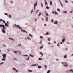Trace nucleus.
Listing matches in <instances>:
<instances>
[{
	"label": "nucleus",
	"instance_id": "2",
	"mask_svg": "<svg viewBox=\"0 0 73 73\" xmlns=\"http://www.w3.org/2000/svg\"><path fill=\"white\" fill-rule=\"evenodd\" d=\"M37 5V2L36 1V2L34 4V10H36V7Z\"/></svg>",
	"mask_w": 73,
	"mask_h": 73
},
{
	"label": "nucleus",
	"instance_id": "24",
	"mask_svg": "<svg viewBox=\"0 0 73 73\" xmlns=\"http://www.w3.org/2000/svg\"><path fill=\"white\" fill-rule=\"evenodd\" d=\"M57 11L58 12H60V9H57Z\"/></svg>",
	"mask_w": 73,
	"mask_h": 73
},
{
	"label": "nucleus",
	"instance_id": "1",
	"mask_svg": "<svg viewBox=\"0 0 73 73\" xmlns=\"http://www.w3.org/2000/svg\"><path fill=\"white\" fill-rule=\"evenodd\" d=\"M15 27H17L18 28H19L21 30L22 32H25L26 33H27V32L25 30H23L21 27H19V25H16V24H14Z\"/></svg>",
	"mask_w": 73,
	"mask_h": 73
},
{
	"label": "nucleus",
	"instance_id": "47",
	"mask_svg": "<svg viewBox=\"0 0 73 73\" xmlns=\"http://www.w3.org/2000/svg\"><path fill=\"white\" fill-rule=\"evenodd\" d=\"M70 13H73V10L71 11Z\"/></svg>",
	"mask_w": 73,
	"mask_h": 73
},
{
	"label": "nucleus",
	"instance_id": "26",
	"mask_svg": "<svg viewBox=\"0 0 73 73\" xmlns=\"http://www.w3.org/2000/svg\"><path fill=\"white\" fill-rule=\"evenodd\" d=\"M43 47H44L43 46H41L40 48V49H42V48H43Z\"/></svg>",
	"mask_w": 73,
	"mask_h": 73
},
{
	"label": "nucleus",
	"instance_id": "59",
	"mask_svg": "<svg viewBox=\"0 0 73 73\" xmlns=\"http://www.w3.org/2000/svg\"><path fill=\"white\" fill-rule=\"evenodd\" d=\"M54 44H56V41H54Z\"/></svg>",
	"mask_w": 73,
	"mask_h": 73
},
{
	"label": "nucleus",
	"instance_id": "49",
	"mask_svg": "<svg viewBox=\"0 0 73 73\" xmlns=\"http://www.w3.org/2000/svg\"><path fill=\"white\" fill-rule=\"evenodd\" d=\"M44 67H45L46 68H47V66L46 65H45L44 66Z\"/></svg>",
	"mask_w": 73,
	"mask_h": 73
},
{
	"label": "nucleus",
	"instance_id": "4",
	"mask_svg": "<svg viewBox=\"0 0 73 73\" xmlns=\"http://www.w3.org/2000/svg\"><path fill=\"white\" fill-rule=\"evenodd\" d=\"M65 41V38L64 37L63 38V39H62V43H64V41Z\"/></svg>",
	"mask_w": 73,
	"mask_h": 73
},
{
	"label": "nucleus",
	"instance_id": "55",
	"mask_svg": "<svg viewBox=\"0 0 73 73\" xmlns=\"http://www.w3.org/2000/svg\"><path fill=\"white\" fill-rule=\"evenodd\" d=\"M61 64H63V65H64V62H61Z\"/></svg>",
	"mask_w": 73,
	"mask_h": 73
},
{
	"label": "nucleus",
	"instance_id": "34",
	"mask_svg": "<svg viewBox=\"0 0 73 73\" xmlns=\"http://www.w3.org/2000/svg\"><path fill=\"white\" fill-rule=\"evenodd\" d=\"M68 13V12L66 11H64L63 12V13Z\"/></svg>",
	"mask_w": 73,
	"mask_h": 73
},
{
	"label": "nucleus",
	"instance_id": "27",
	"mask_svg": "<svg viewBox=\"0 0 73 73\" xmlns=\"http://www.w3.org/2000/svg\"><path fill=\"white\" fill-rule=\"evenodd\" d=\"M41 15V12L39 13L38 15V16H40Z\"/></svg>",
	"mask_w": 73,
	"mask_h": 73
},
{
	"label": "nucleus",
	"instance_id": "8",
	"mask_svg": "<svg viewBox=\"0 0 73 73\" xmlns=\"http://www.w3.org/2000/svg\"><path fill=\"white\" fill-rule=\"evenodd\" d=\"M38 69H41V68H42V67L40 65H38Z\"/></svg>",
	"mask_w": 73,
	"mask_h": 73
},
{
	"label": "nucleus",
	"instance_id": "46",
	"mask_svg": "<svg viewBox=\"0 0 73 73\" xmlns=\"http://www.w3.org/2000/svg\"><path fill=\"white\" fill-rule=\"evenodd\" d=\"M38 11H39V10L38 9L37 11H36V13H38Z\"/></svg>",
	"mask_w": 73,
	"mask_h": 73
},
{
	"label": "nucleus",
	"instance_id": "14",
	"mask_svg": "<svg viewBox=\"0 0 73 73\" xmlns=\"http://www.w3.org/2000/svg\"><path fill=\"white\" fill-rule=\"evenodd\" d=\"M13 52L14 53H15V54H17V52L16 51H15Z\"/></svg>",
	"mask_w": 73,
	"mask_h": 73
},
{
	"label": "nucleus",
	"instance_id": "62",
	"mask_svg": "<svg viewBox=\"0 0 73 73\" xmlns=\"http://www.w3.org/2000/svg\"><path fill=\"white\" fill-rule=\"evenodd\" d=\"M3 46H4V47H6V46L5 44H4Z\"/></svg>",
	"mask_w": 73,
	"mask_h": 73
},
{
	"label": "nucleus",
	"instance_id": "64",
	"mask_svg": "<svg viewBox=\"0 0 73 73\" xmlns=\"http://www.w3.org/2000/svg\"><path fill=\"white\" fill-rule=\"evenodd\" d=\"M7 50H8V51H9H9H10V49H7Z\"/></svg>",
	"mask_w": 73,
	"mask_h": 73
},
{
	"label": "nucleus",
	"instance_id": "11",
	"mask_svg": "<svg viewBox=\"0 0 73 73\" xmlns=\"http://www.w3.org/2000/svg\"><path fill=\"white\" fill-rule=\"evenodd\" d=\"M23 57H28V55H23Z\"/></svg>",
	"mask_w": 73,
	"mask_h": 73
},
{
	"label": "nucleus",
	"instance_id": "61",
	"mask_svg": "<svg viewBox=\"0 0 73 73\" xmlns=\"http://www.w3.org/2000/svg\"><path fill=\"white\" fill-rule=\"evenodd\" d=\"M9 23V22H8V21H7V23H6V24H8Z\"/></svg>",
	"mask_w": 73,
	"mask_h": 73
},
{
	"label": "nucleus",
	"instance_id": "21",
	"mask_svg": "<svg viewBox=\"0 0 73 73\" xmlns=\"http://www.w3.org/2000/svg\"><path fill=\"white\" fill-rule=\"evenodd\" d=\"M5 26H6L7 27H8V24H7V23H5Z\"/></svg>",
	"mask_w": 73,
	"mask_h": 73
},
{
	"label": "nucleus",
	"instance_id": "57",
	"mask_svg": "<svg viewBox=\"0 0 73 73\" xmlns=\"http://www.w3.org/2000/svg\"><path fill=\"white\" fill-rule=\"evenodd\" d=\"M4 26H5V25H4V24L2 25V27H4Z\"/></svg>",
	"mask_w": 73,
	"mask_h": 73
},
{
	"label": "nucleus",
	"instance_id": "35",
	"mask_svg": "<svg viewBox=\"0 0 73 73\" xmlns=\"http://www.w3.org/2000/svg\"><path fill=\"white\" fill-rule=\"evenodd\" d=\"M2 21L4 23V24L5 23V21L4 20H2Z\"/></svg>",
	"mask_w": 73,
	"mask_h": 73
},
{
	"label": "nucleus",
	"instance_id": "3",
	"mask_svg": "<svg viewBox=\"0 0 73 73\" xmlns=\"http://www.w3.org/2000/svg\"><path fill=\"white\" fill-rule=\"evenodd\" d=\"M2 57L3 58H6L7 57V54H2Z\"/></svg>",
	"mask_w": 73,
	"mask_h": 73
},
{
	"label": "nucleus",
	"instance_id": "25",
	"mask_svg": "<svg viewBox=\"0 0 73 73\" xmlns=\"http://www.w3.org/2000/svg\"><path fill=\"white\" fill-rule=\"evenodd\" d=\"M28 71L30 72H32V70H28Z\"/></svg>",
	"mask_w": 73,
	"mask_h": 73
},
{
	"label": "nucleus",
	"instance_id": "36",
	"mask_svg": "<svg viewBox=\"0 0 73 73\" xmlns=\"http://www.w3.org/2000/svg\"><path fill=\"white\" fill-rule=\"evenodd\" d=\"M40 38H41V39H42V38H43V36H40Z\"/></svg>",
	"mask_w": 73,
	"mask_h": 73
},
{
	"label": "nucleus",
	"instance_id": "52",
	"mask_svg": "<svg viewBox=\"0 0 73 73\" xmlns=\"http://www.w3.org/2000/svg\"><path fill=\"white\" fill-rule=\"evenodd\" d=\"M65 1L66 3H68V1H67L66 0H65Z\"/></svg>",
	"mask_w": 73,
	"mask_h": 73
},
{
	"label": "nucleus",
	"instance_id": "45",
	"mask_svg": "<svg viewBox=\"0 0 73 73\" xmlns=\"http://www.w3.org/2000/svg\"><path fill=\"white\" fill-rule=\"evenodd\" d=\"M14 60H16V61H17V59L16 58H13Z\"/></svg>",
	"mask_w": 73,
	"mask_h": 73
},
{
	"label": "nucleus",
	"instance_id": "56",
	"mask_svg": "<svg viewBox=\"0 0 73 73\" xmlns=\"http://www.w3.org/2000/svg\"><path fill=\"white\" fill-rule=\"evenodd\" d=\"M66 73H69V71H68V70H67V71H66Z\"/></svg>",
	"mask_w": 73,
	"mask_h": 73
},
{
	"label": "nucleus",
	"instance_id": "20",
	"mask_svg": "<svg viewBox=\"0 0 73 73\" xmlns=\"http://www.w3.org/2000/svg\"><path fill=\"white\" fill-rule=\"evenodd\" d=\"M27 40H31V38L29 37H27Z\"/></svg>",
	"mask_w": 73,
	"mask_h": 73
},
{
	"label": "nucleus",
	"instance_id": "16",
	"mask_svg": "<svg viewBox=\"0 0 73 73\" xmlns=\"http://www.w3.org/2000/svg\"><path fill=\"white\" fill-rule=\"evenodd\" d=\"M29 56L28 57V58L26 60V61H28V60H29Z\"/></svg>",
	"mask_w": 73,
	"mask_h": 73
},
{
	"label": "nucleus",
	"instance_id": "15",
	"mask_svg": "<svg viewBox=\"0 0 73 73\" xmlns=\"http://www.w3.org/2000/svg\"><path fill=\"white\" fill-rule=\"evenodd\" d=\"M46 16H49V15L48 14V13H46Z\"/></svg>",
	"mask_w": 73,
	"mask_h": 73
},
{
	"label": "nucleus",
	"instance_id": "50",
	"mask_svg": "<svg viewBox=\"0 0 73 73\" xmlns=\"http://www.w3.org/2000/svg\"><path fill=\"white\" fill-rule=\"evenodd\" d=\"M47 4H48V3H47V2H45V5H47Z\"/></svg>",
	"mask_w": 73,
	"mask_h": 73
},
{
	"label": "nucleus",
	"instance_id": "58",
	"mask_svg": "<svg viewBox=\"0 0 73 73\" xmlns=\"http://www.w3.org/2000/svg\"><path fill=\"white\" fill-rule=\"evenodd\" d=\"M0 21H3V19H0Z\"/></svg>",
	"mask_w": 73,
	"mask_h": 73
},
{
	"label": "nucleus",
	"instance_id": "13",
	"mask_svg": "<svg viewBox=\"0 0 73 73\" xmlns=\"http://www.w3.org/2000/svg\"><path fill=\"white\" fill-rule=\"evenodd\" d=\"M29 36H30V37H33V36H32V35H31V34H29Z\"/></svg>",
	"mask_w": 73,
	"mask_h": 73
},
{
	"label": "nucleus",
	"instance_id": "18",
	"mask_svg": "<svg viewBox=\"0 0 73 73\" xmlns=\"http://www.w3.org/2000/svg\"><path fill=\"white\" fill-rule=\"evenodd\" d=\"M50 4L51 5H52V2L51 1H50Z\"/></svg>",
	"mask_w": 73,
	"mask_h": 73
},
{
	"label": "nucleus",
	"instance_id": "31",
	"mask_svg": "<svg viewBox=\"0 0 73 73\" xmlns=\"http://www.w3.org/2000/svg\"><path fill=\"white\" fill-rule=\"evenodd\" d=\"M3 29H6V27H2Z\"/></svg>",
	"mask_w": 73,
	"mask_h": 73
},
{
	"label": "nucleus",
	"instance_id": "29",
	"mask_svg": "<svg viewBox=\"0 0 73 73\" xmlns=\"http://www.w3.org/2000/svg\"><path fill=\"white\" fill-rule=\"evenodd\" d=\"M64 58H66L67 57V55H64Z\"/></svg>",
	"mask_w": 73,
	"mask_h": 73
},
{
	"label": "nucleus",
	"instance_id": "33",
	"mask_svg": "<svg viewBox=\"0 0 73 73\" xmlns=\"http://www.w3.org/2000/svg\"><path fill=\"white\" fill-rule=\"evenodd\" d=\"M3 64H4V62H2L1 63H0V65H3Z\"/></svg>",
	"mask_w": 73,
	"mask_h": 73
},
{
	"label": "nucleus",
	"instance_id": "42",
	"mask_svg": "<svg viewBox=\"0 0 73 73\" xmlns=\"http://www.w3.org/2000/svg\"><path fill=\"white\" fill-rule=\"evenodd\" d=\"M9 18H11V15H9Z\"/></svg>",
	"mask_w": 73,
	"mask_h": 73
},
{
	"label": "nucleus",
	"instance_id": "63",
	"mask_svg": "<svg viewBox=\"0 0 73 73\" xmlns=\"http://www.w3.org/2000/svg\"><path fill=\"white\" fill-rule=\"evenodd\" d=\"M11 3H13V1H11Z\"/></svg>",
	"mask_w": 73,
	"mask_h": 73
},
{
	"label": "nucleus",
	"instance_id": "60",
	"mask_svg": "<svg viewBox=\"0 0 73 73\" xmlns=\"http://www.w3.org/2000/svg\"><path fill=\"white\" fill-rule=\"evenodd\" d=\"M64 63H65L66 65H68V64L66 63V62H64Z\"/></svg>",
	"mask_w": 73,
	"mask_h": 73
},
{
	"label": "nucleus",
	"instance_id": "7",
	"mask_svg": "<svg viewBox=\"0 0 73 73\" xmlns=\"http://www.w3.org/2000/svg\"><path fill=\"white\" fill-rule=\"evenodd\" d=\"M31 66H37V64H34L32 65Z\"/></svg>",
	"mask_w": 73,
	"mask_h": 73
},
{
	"label": "nucleus",
	"instance_id": "41",
	"mask_svg": "<svg viewBox=\"0 0 73 73\" xmlns=\"http://www.w3.org/2000/svg\"><path fill=\"white\" fill-rule=\"evenodd\" d=\"M46 9H49V7L48 6H46Z\"/></svg>",
	"mask_w": 73,
	"mask_h": 73
},
{
	"label": "nucleus",
	"instance_id": "40",
	"mask_svg": "<svg viewBox=\"0 0 73 73\" xmlns=\"http://www.w3.org/2000/svg\"><path fill=\"white\" fill-rule=\"evenodd\" d=\"M0 27H3V25L1 24H0Z\"/></svg>",
	"mask_w": 73,
	"mask_h": 73
},
{
	"label": "nucleus",
	"instance_id": "22",
	"mask_svg": "<svg viewBox=\"0 0 73 73\" xmlns=\"http://www.w3.org/2000/svg\"><path fill=\"white\" fill-rule=\"evenodd\" d=\"M40 54H41L42 56H44V54H43V53H42V52H40Z\"/></svg>",
	"mask_w": 73,
	"mask_h": 73
},
{
	"label": "nucleus",
	"instance_id": "53",
	"mask_svg": "<svg viewBox=\"0 0 73 73\" xmlns=\"http://www.w3.org/2000/svg\"><path fill=\"white\" fill-rule=\"evenodd\" d=\"M51 21H52V23H53V19H51Z\"/></svg>",
	"mask_w": 73,
	"mask_h": 73
},
{
	"label": "nucleus",
	"instance_id": "9",
	"mask_svg": "<svg viewBox=\"0 0 73 73\" xmlns=\"http://www.w3.org/2000/svg\"><path fill=\"white\" fill-rule=\"evenodd\" d=\"M57 23H58V21H56L54 22V24H57Z\"/></svg>",
	"mask_w": 73,
	"mask_h": 73
},
{
	"label": "nucleus",
	"instance_id": "32",
	"mask_svg": "<svg viewBox=\"0 0 73 73\" xmlns=\"http://www.w3.org/2000/svg\"><path fill=\"white\" fill-rule=\"evenodd\" d=\"M60 4L62 8H63V5H62V3H61Z\"/></svg>",
	"mask_w": 73,
	"mask_h": 73
},
{
	"label": "nucleus",
	"instance_id": "28",
	"mask_svg": "<svg viewBox=\"0 0 73 73\" xmlns=\"http://www.w3.org/2000/svg\"><path fill=\"white\" fill-rule=\"evenodd\" d=\"M46 35H49V33L48 32H47L46 33Z\"/></svg>",
	"mask_w": 73,
	"mask_h": 73
},
{
	"label": "nucleus",
	"instance_id": "10",
	"mask_svg": "<svg viewBox=\"0 0 73 73\" xmlns=\"http://www.w3.org/2000/svg\"><path fill=\"white\" fill-rule=\"evenodd\" d=\"M29 56H31V57H32L33 58L34 56H33V55H32V54H29Z\"/></svg>",
	"mask_w": 73,
	"mask_h": 73
},
{
	"label": "nucleus",
	"instance_id": "54",
	"mask_svg": "<svg viewBox=\"0 0 73 73\" xmlns=\"http://www.w3.org/2000/svg\"><path fill=\"white\" fill-rule=\"evenodd\" d=\"M48 40L49 41H50V38H49L48 39Z\"/></svg>",
	"mask_w": 73,
	"mask_h": 73
},
{
	"label": "nucleus",
	"instance_id": "38",
	"mask_svg": "<svg viewBox=\"0 0 73 73\" xmlns=\"http://www.w3.org/2000/svg\"><path fill=\"white\" fill-rule=\"evenodd\" d=\"M39 44H41L42 43V41H40V42H39Z\"/></svg>",
	"mask_w": 73,
	"mask_h": 73
},
{
	"label": "nucleus",
	"instance_id": "44",
	"mask_svg": "<svg viewBox=\"0 0 73 73\" xmlns=\"http://www.w3.org/2000/svg\"><path fill=\"white\" fill-rule=\"evenodd\" d=\"M15 70L17 73V72H19V71L18 70H17V69H16V70Z\"/></svg>",
	"mask_w": 73,
	"mask_h": 73
},
{
	"label": "nucleus",
	"instance_id": "51",
	"mask_svg": "<svg viewBox=\"0 0 73 73\" xmlns=\"http://www.w3.org/2000/svg\"><path fill=\"white\" fill-rule=\"evenodd\" d=\"M41 7H43V4H42V3H41Z\"/></svg>",
	"mask_w": 73,
	"mask_h": 73
},
{
	"label": "nucleus",
	"instance_id": "48",
	"mask_svg": "<svg viewBox=\"0 0 73 73\" xmlns=\"http://www.w3.org/2000/svg\"><path fill=\"white\" fill-rule=\"evenodd\" d=\"M52 14H54V13H55V12L54 11H52Z\"/></svg>",
	"mask_w": 73,
	"mask_h": 73
},
{
	"label": "nucleus",
	"instance_id": "6",
	"mask_svg": "<svg viewBox=\"0 0 73 73\" xmlns=\"http://www.w3.org/2000/svg\"><path fill=\"white\" fill-rule=\"evenodd\" d=\"M9 40H12L13 41H15V40L13 39L12 38L10 37L9 38Z\"/></svg>",
	"mask_w": 73,
	"mask_h": 73
},
{
	"label": "nucleus",
	"instance_id": "30",
	"mask_svg": "<svg viewBox=\"0 0 73 73\" xmlns=\"http://www.w3.org/2000/svg\"><path fill=\"white\" fill-rule=\"evenodd\" d=\"M39 60H40V61H42V59L41 58H39Z\"/></svg>",
	"mask_w": 73,
	"mask_h": 73
},
{
	"label": "nucleus",
	"instance_id": "19",
	"mask_svg": "<svg viewBox=\"0 0 73 73\" xmlns=\"http://www.w3.org/2000/svg\"><path fill=\"white\" fill-rule=\"evenodd\" d=\"M64 67H68V65H66V64H64Z\"/></svg>",
	"mask_w": 73,
	"mask_h": 73
},
{
	"label": "nucleus",
	"instance_id": "23",
	"mask_svg": "<svg viewBox=\"0 0 73 73\" xmlns=\"http://www.w3.org/2000/svg\"><path fill=\"white\" fill-rule=\"evenodd\" d=\"M46 21H48V17H46Z\"/></svg>",
	"mask_w": 73,
	"mask_h": 73
},
{
	"label": "nucleus",
	"instance_id": "43",
	"mask_svg": "<svg viewBox=\"0 0 73 73\" xmlns=\"http://www.w3.org/2000/svg\"><path fill=\"white\" fill-rule=\"evenodd\" d=\"M13 70H15L16 69L15 68H14V67L13 68Z\"/></svg>",
	"mask_w": 73,
	"mask_h": 73
},
{
	"label": "nucleus",
	"instance_id": "17",
	"mask_svg": "<svg viewBox=\"0 0 73 73\" xmlns=\"http://www.w3.org/2000/svg\"><path fill=\"white\" fill-rule=\"evenodd\" d=\"M55 14L56 15H58V13L57 12H55Z\"/></svg>",
	"mask_w": 73,
	"mask_h": 73
},
{
	"label": "nucleus",
	"instance_id": "5",
	"mask_svg": "<svg viewBox=\"0 0 73 73\" xmlns=\"http://www.w3.org/2000/svg\"><path fill=\"white\" fill-rule=\"evenodd\" d=\"M2 32L3 33H5V31L4 29H2Z\"/></svg>",
	"mask_w": 73,
	"mask_h": 73
},
{
	"label": "nucleus",
	"instance_id": "39",
	"mask_svg": "<svg viewBox=\"0 0 73 73\" xmlns=\"http://www.w3.org/2000/svg\"><path fill=\"white\" fill-rule=\"evenodd\" d=\"M50 73V70H49L47 72V73Z\"/></svg>",
	"mask_w": 73,
	"mask_h": 73
},
{
	"label": "nucleus",
	"instance_id": "37",
	"mask_svg": "<svg viewBox=\"0 0 73 73\" xmlns=\"http://www.w3.org/2000/svg\"><path fill=\"white\" fill-rule=\"evenodd\" d=\"M4 15H7V16H8V15L7 13H4Z\"/></svg>",
	"mask_w": 73,
	"mask_h": 73
},
{
	"label": "nucleus",
	"instance_id": "12",
	"mask_svg": "<svg viewBox=\"0 0 73 73\" xmlns=\"http://www.w3.org/2000/svg\"><path fill=\"white\" fill-rule=\"evenodd\" d=\"M6 60V59H5V58H3L1 59L2 61H5Z\"/></svg>",
	"mask_w": 73,
	"mask_h": 73
}]
</instances>
